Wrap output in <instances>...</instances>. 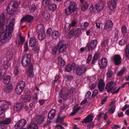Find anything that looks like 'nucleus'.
I'll list each match as a JSON object with an SVG mask.
<instances>
[{"mask_svg": "<svg viewBox=\"0 0 129 129\" xmlns=\"http://www.w3.org/2000/svg\"><path fill=\"white\" fill-rule=\"evenodd\" d=\"M116 108V106L115 105L113 106L111 108H109L108 110V113L109 114H113L114 113Z\"/></svg>", "mask_w": 129, "mask_h": 129, "instance_id": "49", "label": "nucleus"}, {"mask_svg": "<svg viewBox=\"0 0 129 129\" xmlns=\"http://www.w3.org/2000/svg\"><path fill=\"white\" fill-rule=\"evenodd\" d=\"M27 128L28 129H37L38 126L36 124L32 123L28 125Z\"/></svg>", "mask_w": 129, "mask_h": 129, "instance_id": "37", "label": "nucleus"}, {"mask_svg": "<svg viewBox=\"0 0 129 129\" xmlns=\"http://www.w3.org/2000/svg\"><path fill=\"white\" fill-rule=\"evenodd\" d=\"M89 5L87 2L84 3L82 6L81 9L82 11H85L86 10L88 7Z\"/></svg>", "mask_w": 129, "mask_h": 129, "instance_id": "38", "label": "nucleus"}, {"mask_svg": "<svg viewBox=\"0 0 129 129\" xmlns=\"http://www.w3.org/2000/svg\"><path fill=\"white\" fill-rule=\"evenodd\" d=\"M26 123V120L22 119L17 123L15 125V127L16 129H20L23 128Z\"/></svg>", "mask_w": 129, "mask_h": 129, "instance_id": "14", "label": "nucleus"}, {"mask_svg": "<svg viewBox=\"0 0 129 129\" xmlns=\"http://www.w3.org/2000/svg\"><path fill=\"white\" fill-rule=\"evenodd\" d=\"M65 117L64 116L61 117L58 116L56 119L55 122L56 123H61L63 121Z\"/></svg>", "mask_w": 129, "mask_h": 129, "instance_id": "36", "label": "nucleus"}, {"mask_svg": "<svg viewBox=\"0 0 129 129\" xmlns=\"http://www.w3.org/2000/svg\"><path fill=\"white\" fill-rule=\"evenodd\" d=\"M36 41L35 37L31 38L29 40V45L31 47H34L36 44Z\"/></svg>", "mask_w": 129, "mask_h": 129, "instance_id": "28", "label": "nucleus"}, {"mask_svg": "<svg viewBox=\"0 0 129 129\" xmlns=\"http://www.w3.org/2000/svg\"><path fill=\"white\" fill-rule=\"evenodd\" d=\"M76 75L81 76L85 72L87 69L84 66L77 67L74 70Z\"/></svg>", "mask_w": 129, "mask_h": 129, "instance_id": "8", "label": "nucleus"}, {"mask_svg": "<svg viewBox=\"0 0 129 129\" xmlns=\"http://www.w3.org/2000/svg\"><path fill=\"white\" fill-rule=\"evenodd\" d=\"M29 9L30 11L33 12L36 10V7L35 5L32 4L29 7Z\"/></svg>", "mask_w": 129, "mask_h": 129, "instance_id": "48", "label": "nucleus"}, {"mask_svg": "<svg viewBox=\"0 0 129 129\" xmlns=\"http://www.w3.org/2000/svg\"><path fill=\"white\" fill-rule=\"evenodd\" d=\"M5 117L4 116L0 117V124H10L12 121L11 119L9 118H5Z\"/></svg>", "mask_w": 129, "mask_h": 129, "instance_id": "13", "label": "nucleus"}, {"mask_svg": "<svg viewBox=\"0 0 129 129\" xmlns=\"http://www.w3.org/2000/svg\"><path fill=\"white\" fill-rule=\"evenodd\" d=\"M97 44V41L96 40H92L91 41L90 44H88L87 47L88 50H92L96 47Z\"/></svg>", "mask_w": 129, "mask_h": 129, "instance_id": "12", "label": "nucleus"}, {"mask_svg": "<svg viewBox=\"0 0 129 129\" xmlns=\"http://www.w3.org/2000/svg\"><path fill=\"white\" fill-rule=\"evenodd\" d=\"M118 43L120 45H122L125 44V41L124 40L122 39L119 41Z\"/></svg>", "mask_w": 129, "mask_h": 129, "instance_id": "63", "label": "nucleus"}, {"mask_svg": "<svg viewBox=\"0 0 129 129\" xmlns=\"http://www.w3.org/2000/svg\"><path fill=\"white\" fill-rule=\"evenodd\" d=\"M56 111L54 109H51L48 114V117L50 119H53L55 116Z\"/></svg>", "mask_w": 129, "mask_h": 129, "instance_id": "25", "label": "nucleus"}, {"mask_svg": "<svg viewBox=\"0 0 129 129\" xmlns=\"http://www.w3.org/2000/svg\"><path fill=\"white\" fill-rule=\"evenodd\" d=\"M76 24V22L75 21H73L71 24H69L68 25V30H69L70 29V28L71 27H73L75 26Z\"/></svg>", "mask_w": 129, "mask_h": 129, "instance_id": "56", "label": "nucleus"}, {"mask_svg": "<svg viewBox=\"0 0 129 129\" xmlns=\"http://www.w3.org/2000/svg\"><path fill=\"white\" fill-rule=\"evenodd\" d=\"M50 0H43V5L44 7H47L50 5Z\"/></svg>", "mask_w": 129, "mask_h": 129, "instance_id": "44", "label": "nucleus"}, {"mask_svg": "<svg viewBox=\"0 0 129 129\" xmlns=\"http://www.w3.org/2000/svg\"><path fill=\"white\" fill-rule=\"evenodd\" d=\"M19 40L18 42L19 44H22L25 41V39L21 35H20L19 36Z\"/></svg>", "mask_w": 129, "mask_h": 129, "instance_id": "53", "label": "nucleus"}, {"mask_svg": "<svg viewBox=\"0 0 129 129\" xmlns=\"http://www.w3.org/2000/svg\"><path fill=\"white\" fill-rule=\"evenodd\" d=\"M23 89L21 88H18V86H16L15 88V92L16 94H20L22 92Z\"/></svg>", "mask_w": 129, "mask_h": 129, "instance_id": "45", "label": "nucleus"}, {"mask_svg": "<svg viewBox=\"0 0 129 129\" xmlns=\"http://www.w3.org/2000/svg\"><path fill=\"white\" fill-rule=\"evenodd\" d=\"M125 71V68L119 71L117 74V76H122L124 74Z\"/></svg>", "mask_w": 129, "mask_h": 129, "instance_id": "51", "label": "nucleus"}, {"mask_svg": "<svg viewBox=\"0 0 129 129\" xmlns=\"http://www.w3.org/2000/svg\"><path fill=\"white\" fill-rule=\"evenodd\" d=\"M81 29L79 28H77L75 30L74 32V35L76 36H79L81 33Z\"/></svg>", "mask_w": 129, "mask_h": 129, "instance_id": "47", "label": "nucleus"}, {"mask_svg": "<svg viewBox=\"0 0 129 129\" xmlns=\"http://www.w3.org/2000/svg\"><path fill=\"white\" fill-rule=\"evenodd\" d=\"M108 41L107 40H104L102 43V46L103 47H105L107 45Z\"/></svg>", "mask_w": 129, "mask_h": 129, "instance_id": "61", "label": "nucleus"}, {"mask_svg": "<svg viewBox=\"0 0 129 129\" xmlns=\"http://www.w3.org/2000/svg\"><path fill=\"white\" fill-rule=\"evenodd\" d=\"M13 56V53L11 51H9L7 52V54L6 56V57H7V60H5L4 59H2L1 61V62L3 60H4L5 61H7L8 62L9 64V66L10 65L11 63H10L8 61H9L11 60L12 59Z\"/></svg>", "mask_w": 129, "mask_h": 129, "instance_id": "18", "label": "nucleus"}, {"mask_svg": "<svg viewBox=\"0 0 129 129\" xmlns=\"http://www.w3.org/2000/svg\"><path fill=\"white\" fill-rule=\"evenodd\" d=\"M30 55L29 54L24 55L21 61L22 66L24 67H26L29 65L30 63Z\"/></svg>", "mask_w": 129, "mask_h": 129, "instance_id": "7", "label": "nucleus"}, {"mask_svg": "<svg viewBox=\"0 0 129 129\" xmlns=\"http://www.w3.org/2000/svg\"><path fill=\"white\" fill-rule=\"evenodd\" d=\"M45 118V115L44 114L38 115L37 117L38 123L40 124L43 122Z\"/></svg>", "mask_w": 129, "mask_h": 129, "instance_id": "27", "label": "nucleus"}, {"mask_svg": "<svg viewBox=\"0 0 129 129\" xmlns=\"http://www.w3.org/2000/svg\"><path fill=\"white\" fill-rule=\"evenodd\" d=\"M41 14L43 17L46 20H48L49 19L50 14L49 13L48 11L47 10L42 11Z\"/></svg>", "mask_w": 129, "mask_h": 129, "instance_id": "21", "label": "nucleus"}, {"mask_svg": "<svg viewBox=\"0 0 129 129\" xmlns=\"http://www.w3.org/2000/svg\"><path fill=\"white\" fill-rule=\"evenodd\" d=\"M9 18H5L4 14L0 16V42L3 43L8 42L12 36L14 31V26L15 21L14 18L12 19L9 24L4 27V22L6 24L8 22Z\"/></svg>", "mask_w": 129, "mask_h": 129, "instance_id": "1", "label": "nucleus"}, {"mask_svg": "<svg viewBox=\"0 0 129 129\" xmlns=\"http://www.w3.org/2000/svg\"><path fill=\"white\" fill-rule=\"evenodd\" d=\"M11 78L10 76L9 75L5 77L3 80V82L4 84H9L10 82Z\"/></svg>", "mask_w": 129, "mask_h": 129, "instance_id": "30", "label": "nucleus"}, {"mask_svg": "<svg viewBox=\"0 0 129 129\" xmlns=\"http://www.w3.org/2000/svg\"><path fill=\"white\" fill-rule=\"evenodd\" d=\"M105 85V84L103 80H100L98 82V87L100 91L103 90Z\"/></svg>", "mask_w": 129, "mask_h": 129, "instance_id": "24", "label": "nucleus"}, {"mask_svg": "<svg viewBox=\"0 0 129 129\" xmlns=\"http://www.w3.org/2000/svg\"><path fill=\"white\" fill-rule=\"evenodd\" d=\"M17 4L16 2L13 1H11L8 6L7 9V13L10 15L13 14L16 10Z\"/></svg>", "mask_w": 129, "mask_h": 129, "instance_id": "6", "label": "nucleus"}, {"mask_svg": "<svg viewBox=\"0 0 129 129\" xmlns=\"http://www.w3.org/2000/svg\"><path fill=\"white\" fill-rule=\"evenodd\" d=\"M2 69H0V80L3 78L8 68L9 64L4 60H3L1 63Z\"/></svg>", "mask_w": 129, "mask_h": 129, "instance_id": "4", "label": "nucleus"}, {"mask_svg": "<svg viewBox=\"0 0 129 129\" xmlns=\"http://www.w3.org/2000/svg\"><path fill=\"white\" fill-rule=\"evenodd\" d=\"M125 52L126 57L129 58V44H127L126 46Z\"/></svg>", "mask_w": 129, "mask_h": 129, "instance_id": "41", "label": "nucleus"}, {"mask_svg": "<svg viewBox=\"0 0 129 129\" xmlns=\"http://www.w3.org/2000/svg\"><path fill=\"white\" fill-rule=\"evenodd\" d=\"M99 54L97 53L94 55L93 57V59L91 62L92 64L95 63L96 61H97L99 57Z\"/></svg>", "mask_w": 129, "mask_h": 129, "instance_id": "46", "label": "nucleus"}, {"mask_svg": "<svg viewBox=\"0 0 129 129\" xmlns=\"http://www.w3.org/2000/svg\"><path fill=\"white\" fill-rule=\"evenodd\" d=\"M118 0H111L109 2L108 5L109 8L111 10L115 9L117 5Z\"/></svg>", "mask_w": 129, "mask_h": 129, "instance_id": "15", "label": "nucleus"}, {"mask_svg": "<svg viewBox=\"0 0 129 129\" xmlns=\"http://www.w3.org/2000/svg\"><path fill=\"white\" fill-rule=\"evenodd\" d=\"M75 67L74 64H73L72 65L69 64L66 66L65 71L68 72H70L72 69H74Z\"/></svg>", "mask_w": 129, "mask_h": 129, "instance_id": "31", "label": "nucleus"}, {"mask_svg": "<svg viewBox=\"0 0 129 129\" xmlns=\"http://www.w3.org/2000/svg\"><path fill=\"white\" fill-rule=\"evenodd\" d=\"M94 116L92 114L88 115L85 119L82 121L83 123H87L91 122L93 120Z\"/></svg>", "mask_w": 129, "mask_h": 129, "instance_id": "20", "label": "nucleus"}, {"mask_svg": "<svg viewBox=\"0 0 129 129\" xmlns=\"http://www.w3.org/2000/svg\"><path fill=\"white\" fill-rule=\"evenodd\" d=\"M80 106H75L73 108V111L70 114V115L73 116L77 112V111L80 109Z\"/></svg>", "mask_w": 129, "mask_h": 129, "instance_id": "33", "label": "nucleus"}, {"mask_svg": "<svg viewBox=\"0 0 129 129\" xmlns=\"http://www.w3.org/2000/svg\"><path fill=\"white\" fill-rule=\"evenodd\" d=\"M56 5L54 4H50L48 6V9L49 10L51 11H54L56 8Z\"/></svg>", "mask_w": 129, "mask_h": 129, "instance_id": "39", "label": "nucleus"}, {"mask_svg": "<svg viewBox=\"0 0 129 129\" xmlns=\"http://www.w3.org/2000/svg\"><path fill=\"white\" fill-rule=\"evenodd\" d=\"M114 63L115 65H118L121 63V58L120 55L116 54L113 56Z\"/></svg>", "mask_w": 129, "mask_h": 129, "instance_id": "17", "label": "nucleus"}, {"mask_svg": "<svg viewBox=\"0 0 129 129\" xmlns=\"http://www.w3.org/2000/svg\"><path fill=\"white\" fill-rule=\"evenodd\" d=\"M89 10L90 13H93L95 12L96 9L93 5H91L89 8Z\"/></svg>", "mask_w": 129, "mask_h": 129, "instance_id": "52", "label": "nucleus"}, {"mask_svg": "<svg viewBox=\"0 0 129 129\" xmlns=\"http://www.w3.org/2000/svg\"><path fill=\"white\" fill-rule=\"evenodd\" d=\"M38 33V39L40 41L42 40L45 38V32Z\"/></svg>", "mask_w": 129, "mask_h": 129, "instance_id": "35", "label": "nucleus"}, {"mask_svg": "<svg viewBox=\"0 0 129 129\" xmlns=\"http://www.w3.org/2000/svg\"><path fill=\"white\" fill-rule=\"evenodd\" d=\"M57 46L58 48V51L59 53H63L67 49L66 45L64 44L61 41H59L58 43Z\"/></svg>", "mask_w": 129, "mask_h": 129, "instance_id": "10", "label": "nucleus"}, {"mask_svg": "<svg viewBox=\"0 0 129 129\" xmlns=\"http://www.w3.org/2000/svg\"><path fill=\"white\" fill-rule=\"evenodd\" d=\"M13 89V87L10 85L6 87L5 89V91L6 93H8L11 92Z\"/></svg>", "mask_w": 129, "mask_h": 129, "instance_id": "40", "label": "nucleus"}, {"mask_svg": "<svg viewBox=\"0 0 129 129\" xmlns=\"http://www.w3.org/2000/svg\"><path fill=\"white\" fill-rule=\"evenodd\" d=\"M89 24L88 23L85 22L82 25V28L83 29H85V28L88 26Z\"/></svg>", "mask_w": 129, "mask_h": 129, "instance_id": "57", "label": "nucleus"}, {"mask_svg": "<svg viewBox=\"0 0 129 129\" xmlns=\"http://www.w3.org/2000/svg\"><path fill=\"white\" fill-rule=\"evenodd\" d=\"M11 104V103L9 101L7 102L5 100L0 101V105H1V107L4 112L9 108V106Z\"/></svg>", "mask_w": 129, "mask_h": 129, "instance_id": "9", "label": "nucleus"}, {"mask_svg": "<svg viewBox=\"0 0 129 129\" xmlns=\"http://www.w3.org/2000/svg\"><path fill=\"white\" fill-rule=\"evenodd\" d=\"M25 82L23 81H20L18 83L17 86H18V88H21L23 89L25 86Z\"/></svg>", "mask_w": 129, "mask_h": 129, "instance_id": "43", "label": "nucleus"}, {"mask_svg": "<svg viewBox=\"0 0 129 129\" xmlns=\"http://www.w3.org/2000/svg\"><path fill=\"white\" fill-rule=\"evenodd\" d=\"M104 7V4L103 3H101L95 5V7L96 10L97 11L99 12L101 11Z\"/></svg>", "mask_w": 129, "mask_h": 129, "instance_id": "26", "label": "nucleus"}, {"mask_svg": "<svg viewBox=\"0 0 129 129\" xmlns=\"http://www.w3.org/2000/svg\"><path fill=\"white\" fill-rule=\"evenodd\" d=\"M24 50L25 52L27 51L28 50V42H26L24 45Z\"/></svg>", "mask_w": 129, "mask_h": 129, "instance_id": "59", "label": "nucleus"}, {"mask_svg": "<svg viewBox=\"0 0 129 129\" xmlns=\"http://www.w3.org/2000/svg\"><path fill=\"white\" fill-rule=\"evenodd\" d=\"M59 32L57 31L56 30L52 33V37L53 39H56L59 36Z\"/></svg>", "mask_w": 129, "mask_h": 129, "instance_id": "32", "label": "nucleus"}, {"mask_svg": "<svg viewBox=\"0 0 129 129\" xmlns=\"http://www.w3.org/2000/svg\"><path fill=\"white\" fill-rule=\"evenodd\" d=\"M113 75V72L111 70H108L106 73L107 77L110 78L112 77Z\"/></svg>", "mask_w": 129, "mask_h": 129, "instance_id": "50", "label": "nucleus"}, {"mask_svg": "<svg viewBox=\"0 0 129 129\" xmlns=\"http://www.w3.org/2000/svg\"><path fill=\"white\" fill-rule=\"evenodd\" d=\"M107 60L106 58L102 59L99 64L100 68L103 69L105 68L107 65Z\"/></svg>", "mask_w": 129, "mask_h": 129, "instance_id": "19", "label": "nucleus"}, {"mask_svg": "<svg viewBox=\"0 0 129 129\" xmlns=\"http://www.w3.org/2000/svg\"><path fill=\"white\" fill-rule=\"evenodd\" d=\"M44 28L42 24H40L38 25L37 27V33H41L45 32Z\"/></svg>", "mask_w": 129, "mask_h": 129, "instance_id": "29", "label": "nucleus"}, {"mask_svg": "<svg viewBox=\"0 0 129 129\" xmlns=\"http://www.w3.org/2000/svg\"><path fill=\"white\" fill-rule=\"evenodd\" d=\"M14 74L15 75H18L19 73V71L18 70V68L16 67L15 68L14 70Z\"/></svg>", "mask_w": 129, "mask_h": 129, "instance_id": "58", "label": "nucleus"}, {"mask_svg": "<svg viewBox=\"0 0 129 129\" xmlns=\"http://www.w3.org/2000/svg\"><path fill=\"white\" fill-rule=\"evenodd\" d=\"M22 98L23 102H27L30 101L31 96L29 95H26L23 96Z\"/></svg>", "mask_w": 129, "mask_h": 129, "instance_id": "34", "label": "nucleus"}, {"mask_svg": "<svg viewBox=\"0 0 129 129\" xmlns=\"http://www.w3.org/2000/svg\"><path fill=\"white\" fill-rule=\"evenodd\" d=\"M73 92V89L71 88L69 90L67 88H63L59 92L60 97L65 100L69 94H72Z\"/></svg>", "mask_w": 129, "mask_h": 129, "instance_id": "5", "label": "nucleus"}, {"mask_svg": "<svg viewBox=\"0 0 129 129\" xmlns=\"http://www.w3.org/2000/svg\"><path fill=\"white\" fill-rule=\"evenodd\" d=\"M98 91L97 90H94L92 93V97H95L98 93Z\"/></svg>", "mask_w": 129, "mask_h": 129, "instance_id": "64", "label": "nucleus"}, {"mask_svg": "<svg viewBox=\"0 0 129 129\" xmlns=\"http://www.w3.org/2000/svg\"><path fill=\"white\" fill-rule=\"evenodd\" d=\"M23 106L22 103H19L15 104L14 107V109L16 111H20L22 109Z\"/></svg>", "mask_w": 129, "mask_h": 129, "instance_id": "23", "label": "nucleus"}, {"mask_svg": "<svg viewBox=\"0 0 129 129\" xmlns=\"http://www.w3.org/2000/svg\"><path fill=\"white\" fill-rule=\"evenodd\" d=\"M96 25L95 26L96 27H97V28H98V30L99 31H100V30H99V29H101V30H102V28L101 26V24L96 22L95 23Z\"/></svg>", "mask_w": 129, "mask_h": 129, "instance_id": "60", "label": "nucleus"}, {"mask_svg": "<svg viewBox=\"0 0 129 129\" xmlns=\"http://www.w3.org/2000/svg\"><path fill=\"white\" fill-rule=\"evenodd\" d=\"M113 26V23L112 21L110 20H108L105 25L104 30L106 32L109 31L111 30Z\"/></svg>", "mask_w": 129, "mask_h": 129, "instance_id": "11", "label": "nucleus"}, {"mask_svg": "<svg viewBox=\"0 0 129 129\" xmlns=\"http://www.w3.org/2000/svg\"><path fill=\"white\" fill-rule=\"evenodd\" d=\"M57 51H58V48L57 46L55 47L54 48H53L52 50V54L53 55L55 54L57 52Z\"/></svg>", "mask_w": 129, "mask_h": 129, "instance_id": "55", "label": "nucleus"}, {"mask_svg": "<svg viewBox=\"0 0 129 129\" xmlns=\"http://www.w3.org/2000/svg\"><path fill=\"white\" fill-rule=\"evenodd\" d=\"M116 85L115 83L111 81L108 83L106 86L105 88L108 89L107 92H111L112 94L117 93L120 88L119 87H115L113 88Z\"/></svg>", "mask_w": 129, "mask_h": 129, "instance_id": "3", "label": "nucleus"}, {"mask_svg": "<svg viewBox=\"0 0 129 129\" xmlns=\"http://www.w3.org/2000/svg\"><path fill=\"white\" fill-rule=\"evenodd\" d=\"M65 7V13L68 15L75 11L77 9L76 4L74 2L68 1L64 3Z\"/></svg>", "mask_w": 129, "mask_h": 129, "instance_id": "2", "label": "nucleus"}, {"mask_svg": "<svg viewBox=\"0 0 129 129\" xmlns=\"http://www.w3.org/2000/svg\"><path fill=\"white\" fill-rule=\"evenodd\" d=\"M58 63L61 66H63L65 65V62L64 60L61 57H59L58 60Z\"/></svg>", "mask_w": 129, "mask_h": 129, "instance_id": "42", "label": "nucleus"}, {"mask_svg": "<svg viewBox=\"0 0 129 129\" xmlns=\"http://www.w3.org/2000/svg\"><path fill=\"white\" fill-rule=\"evenodd\" d=\"M121 30L122 33L123 34H125L127 32L126 27L125 25H124L122 27Z\"/></svg>", "mask_w": 129, "mask_h": 129, "instance_id": "54", "label": "nucleus"}, {"mask_svg": "<svg viewBox=\"0 0 129 129\" xmlns=\"http://www.w3.org/2000/svg\"><path fill=\"white\" fill-rule=\"evenodd\" d=\"M92 56V55L91 54H90L88 55L86 62V63L88 64L89 63L91 60Z\"/></svg>", "mask_w": 129, "mask_h": 129, "instance_id": "62", "label": "nucleus"}, {"mask_svg": "<svg viewBox=\"0 0 129 129\" xmlns=\"http://www.w3.org/2000/svg\"><path fill=\"white\" fill-rule=\"evenodd\" d=\"M34 67L33 65L31 64L26 69V71L28 76L30 78H33L34 76L33 72Z\"/></svg>", "mask_w": 129, "mask_h": 129, "instance_id": "16", "label": "nucleus"}, {"mask_svg": "<svg viewBox=\"0 0 129 129\" xmlns=\"http://www.w3.org/2000/svg\"><path fill=\"white\" fill-rule=\"evenodd\" d=\"M33 17L28 15L22 18L21 19L20 22H22L25 21H26L28 22H30L33 20Z\"/></svg>", "mask_w": 129, "mask_h": 129, "instance_id": "22", "label": "nucleus"}]
</instances>
